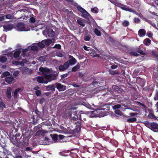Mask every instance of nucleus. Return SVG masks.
I'll return each mask as SVG.
<instances>
[{
    "mask_svg": "<svg viewBox=\"0 0 158 158\" xmlns=\"http://www.w3.org/2000/svg\"><path fill=\"white\" fill-rule=\"evenodd\" d=\"M29 139L27 137H21L19 141H13V143L16 146L22 148L23 146L28 145V144Z\"/></svg>",
    "mask_w": 158,
    "mask_h": 158,
    "instance_id": "f257e3e1",
    "label": "nucleus"
},
{
    "mask_svg": "<svg viewBox=\"0 0 158 158\" xmlns=\"http://www.w3.org/2000/svg\"><path fill=\"white\" fill-rule=\"evenodd\" d=\"M144 125L154 132H158V124L155 122H150L145 121L143 123Z\"/></svg>",
    "mask_w": 158,
    "mask_h": 158,
    "instance_id": "f03ea898",
    "label": "nucleus"
},
{
    "mask_svg": "<svg viewBox=\"0 0 158 158\" xmlns=\"http://www.w3.org/2000/svg\"><path fill=\"white\" fill-rule=\"evenodd\" d=\"M82 111H76L73 113L74 116H70V119L71 121H75L77 120L78 119L81 120V114H83V115H85L83 113H81V112Z\"/></svg>",
    "mask_w": 158,
    "mask_h": 158,
    "instance_id": "7ed1b4c3",
    "label": "nucleus"
},
{
    "mask_svg": "<svg viewBox=\"0 0 158 158\" xmlns=\"http://www.w3.org/2000/svg\"><path fill=\"white\" fill-rule=\"evenodd\" d=\"M117 6L122 10L131 12H134L135 11L133 9L129 8L127 6L121 3L118 4Z\"/></svg>",
    "mask_w": 158,
    "mask_h": 158,
    "instance_id": "20e7f679",
    "label": "nucleus"
},
{
    "mask_svg": "<svg viewBox=\"0 0 158 158\" xmlns=\"http://www.w3.org/2000/svg\"><path fill=\"white\" fill-rule=\"evenodd\" d=\"M17 29L21 31H27L28 30L25 27L24 24L22 22L18 23L16 26Z\"/></svg>",
    "mask_w": 158,
    "mask_h": 158,
    "instance_id": "39448f33",
    "label": "nucleus"
},
{
    "mask_svg": "<svg viewBox=\"0 0 158 158\" xmlns=\"http://www.w3.org/2000/svg\"><path fill=\"white\" fill-rule=\"evenodd\" d=\"M54 85H56L55 87L59 91H64L66 89V87L65 86L63 85L60 83H56Z\"/></svg>",
    "mask_w": 158,
    "mask_h": 158,
    "instance_id": "423d86ee",
    "label": "nucleus"
},
{
    "mask_svg": "<svg viewBox=\"0 0 158 158\" xmlns=\"http://www.w3.org/2000/svg\"><path fill=\"white\" fill-rule=\"evenodd\" d=\"M68 63L64 62L63 65L61 64L59 66L58 69L60 71H64L69 68Z\"/></svg>",
    "mask_w": 158,
    "mask_h": 158,
    "instance_id": "0eeeda50",
    "label": "nucleus"
},
{
    "mask_svg": "<svg viewBox=\"0 0 158 158\" xmlns=\"http://www.w3.org/2000/svg\"><path fill=\"white\" fill-rule=\"evenodd\" d=\"M83 20V19L80 18L78 17L77 19V22L80 25V26L79 27V30L80 32H81V29H82V28L83 27H84L85 26V24L84 23Z\"/></svg>",
    "mask_w": 158,
    "mask_h": 158,
    "instance_id": "6e6552de",
    "label": "nucleus"
},
{
    "mask_svg": "<svg viewBox=\"0 0 158 158\" xmlns=\"http://www.w3.org/2000/svg\"><path fill=\"white\" fill-rule=\"evenodd\" d=\"M12 90L10 87H7L6 91V97L9 99H10L11 98Z\"/></svg>",
    "mask_w": 158,
    "mask_h": 158,
    "instance_id": "1a4fd4ad",
    "label": "nucleus"
},
{
    "mask_svg": "<svg viewBox=\"0 0 158 158\" xmlns=\"http://www.w3.org/2000/svg\"><path fill=\"white\" fill-rule=\"evenodd\" d=\"M77 62V60L74 58H73L72 59H70L69 60L65 62H67L69 67V65H74Z\"/></svg>",
    "mask_w": 158,
    "mask_h": 158,
    "instance_id": "9d476101",
    "label": "nucleus"
},
{
    "mask_svg": "<svg viewBox=\"0 0 158 158\" xmlns=\"http://www.w3.org/2000/svg\"><path fill=\"white\" fill-rule=\"evenodd\" d=\"M47 33L48 36L51 37H53L55 35V32L51 29H48L47 31Z\"/></svg>",
    "mask_w": 158,
    "mask_h": 158,
    "instance_id": "9b49d317",
    "label": "nucleus"
},
{
    "mask_svg": "<svg viewBox=\"0 0 158 158\" xmlns=\"http://www.w3.org/2000/svg\"><path fill=\"white\" fill-rule=\"evenodd\" d=\"M116 155L120 158H123L124 157L123 155V152L120 149H118L116 152Z\"/></svg>",
    "mask_w": 158,
    "mask_h": 158,
    "instance_id": "f8f14e48",
    "label": "nucleus"
},
{
    "mask_svg": "<svg viewBox=\"0 0 158 158\" xmlns=\"http://www.w3.org/2000/svg\"><path fill=\"white\" fill-rule=\"evenodd\" d=\"M4 31H10L13 28V26L12 24H8L6 25H5L3 26Z\"/></svg>",
    "mask_w": 158,
    "mask_h": 158,
    "instance_id": "ddd939ff",
    "label": "nucleus"
},
{
    "mask_svg": "<svg viewBox=\"0 0 158 158\" xmlns=\"http://www.w3.org/2000/svg\"><path fill=\"white\" fill-rule=\"evenodd\" d=\"M146 33V31L143 29H140L139 31L138 34L140 37H143L145 35Z\"/></svg>",
    "mask_w": 158,
    "mask_h": 158,
    "instance_id": "4468645a",
    "label": "nucleus"
},
{
    "mask_svg": "<svg viewBox=\"0 0 158 158\" xmlns=\"http://www.w3.org/2000/svg\"><path fill=\"white\" fill-rule=\"evenodd\" d=\"M81 13L82 14L81 16L83 17L85 19H87L89 17H90L91 16L90 14L88 13L85 10L82 13Z\"/></svg>",
    "mask_w": 158,
    "mask_h": 158,
    "instance_id": "2eb2a0df",
    "label": "nucleus"
},
{
    "mask_svg": "<svg viewBox=\"0 0 158 158\" xmlns=\"http://www.w3.org/2000/svg\"><path fill=\"white\" fill-rule=\"evenodd\" d=\"M112 88L114 91L117 92L118 93H120L122 92V89L117 85H113L112 86Z\"/></svg>",
    "mask_w": 158,
    "mask_h": 158,
    "instance_id": "dca6fc26",
    "label": "nucleus"
},
{
    "mask_svg": "<svg viewBox=\"0 0 158 158\" xmlns=\"http://www.w3.org/2000/svg\"><path fill=\"white\" fill-rule=\"evenodd\" d=\"M152 79L158 83V72H156L153 73L152 76Z\"/></svg>",
    "mask_w": 158,
    "mask_h": 158,
    "instance_id": "f3484780",
    "label": "nucleus"
},
{
    "mask_svg": "<svg viewBox=\"0 0 158 158\" xmlns=\"http://www.w3.org/2000/svg\"><path fill=\"white\" fill-rule=\"evenodd\" d=\"M14 80V78L11 76L6 77L5 78V81L8 84H11Z\"/></svg>",
    "mask_w": 158,
    "mask_h": 158,
    "instance_id": "a211bd4d",
    "label": "nucleus"
},
{
    "mask_svg": "<svg viewBox=\"0 0 158 158\" xmlns=\"http://www.w3.org/2000/svg\"><path fill=\"white\" fill-rule=\"evenodd\" d=\"M143 44L146 46H148L151 44V41L149 38H146L143 40Z\"/></svg>",
    "mask_w": 158,
    "mask_h": 158,
    "instance_id": "6ab92c4d",
    "label": "nucleus"
},
{
    "mask_svg": "<svg viewBox=\"0 0 158 158\" xmlns=\"http://www.w3.org/2000/svg\"><path fill=\"white\" fill-rule=\"evenodd\" d=\"M54 85H50L47 86L46 87V89L48 90H52L53 91H54L55 90V87L54 86Z\"/></svg>",
    "mask_w": 158,
    "mask_h": 158,
    "instance_id": "aec40b11",
    "label": "nucleus"
},
{
    "mask_svg": "<svg viewBox=\"0 0 158 158\" xmlns=\"http://www.w3.org/2000/svg\"><path fill=\"white\" fill-rule=\"evenodd\" d=\"M45 43V45L46 46H48L52 42V40L51 39H47L44 40Z\"/></svg>",
    "mask_w": 158,
    "mask_h": 158,
    "instance_id": "412c9836",
    "label": "nucleus"
},
{
    "mask_svg": "<svg viewBox=\"0 0 158 158\" xmlns=\"http://www.w3.org/2000/svg\"><path fill=\"white\" fill-rule=\"evenodd\" d=\"M135 50L136 52L139 53L141 55H143L145 54L143 50L140 47H137L135 48Z\"/></svg>",
    "mask_w": 158,
    "mask_h": 158,
    "instance_id": "4be33fe9",
    "label": "nucleus"
},
{
    "mask_svg": "<svg viewBox=\"0 0 158 158\" xmlns=\"http://www.w3.org/2000/svg\"><path fill=\"white\" fill-rule=\"evenodd\" d=\"M44 40H43L40 42L37 43V45L38 47L40 48H44L45 47V44L44 43Z\"/></svg>",
    "mask_w": 158,
    "mask_h": 158,
    "instance_id": "5701e85b",
    "label": "nucleus"
},
{
    "mask_svg": "<svg viewBox=\"0 0 158 158\" xmlns=\"http://www.w3.org/2000/svg\"><path fill=\"white\" fill-rule=\"evenodd\" d=\"M80 68V65L79 63L77 64L76 65L73 67L72 69V71L75 72L78 70Z\"/></svg>",
    "mask_w": 158,
    "mask_h": 158,
    "instance_id": "b1692460",
    "label": "nucleus"
},
{
    "mask_svg": "<svg viewBox=\"0 0 158 158\" xmlns=\"http://www.w3.org/2000/svg\"><path fill=\"white\" fill-rule=\"evenodd\" d=\"M20 88L16 89L14 92L13 96L15 98H16L18 97V93L20 90Z\"/></svg>",
    "mask_w": 158,
    "mask_h": 158,
    "instance_id": "393cba45",
    "label": "nucleus"
},
{
    "mask_svg": "<svg viewBox=\"0 0 158 158\" xmlns=\"http://www.w3.org/2000/svg\"><path fill=\"white\" fill-rule=\"evenodd\" d=\"M137 120V119L135 117H133L129 118H128L127 120V122L128 123H134L136 122Z\"/></svg>",
    "mask_w": 158,
    "mask_h": 158,
    "instance_id": "a878e982",
    "label": "nucleus"
},
{
    "mask_svg": "<svg viewBox=\"0 0 158 158\" xmlns=\"http://www.w3.org/2000/svg\"><path fill=\"white\" fill-rule=\"evenodd\" d=\"M50 136L52 138V139L54 141H56L58 139V135H57L56 134H54L53 135L51 134Z\"/></svg>",
    "mask_w": 158,
    "mask_h": 158,
    "instance_id": "bb28decb",
    "label": "nucleus"
},
{
    "mask_svg": "<svg viewBox=\"0 0 158 158\" xmlns=\"http://www.w3.org/2000/svg\"><path fill=\"white\" fill-rule=\"evenodd\" d=\"M21 53L20 51L19 50L15 52L13 55L14 57L15 58H17L19 56Z\"/></svg>",
    "mask_w": 158,
    "mask_h": 158,
    "instance_id": "cd10ccee",
    "label": "nucleus"
},
{
    "mask_svg": "<svg viewBox=\"0 0 158 158\" xmlns=\"http://www.w3.org/2000/svg\"><path fill=\"white\" fill-rule=\"evenodd\" d=\"M138 15L139 17H140V18L142 19L147 22H148L149 20L147 18L143 16V15L141 13L139 14Z\"/></svg>",
    "mask_w": 158,
    "mask_h": 158,
    "instance_id": "c85d7f7f",
    "label": "nucleus"
},
{
    "mask_svg": "<svg viewBox=\"0 0 158 158\" xmlns=\"http://www.w3.org/2000/svg\"><path fill=\"white\" fill-rule=\"evenodd\" d=\"M7 60L6 57L5 56H3L0 57V61L2 63L5 62Z\"/></svg>",
    "mask_w": 158,
    "mask_h": 158,
    "instance_id": "c756f323",
    "label": "nucleus"
},
{
    "mask_svg": "<svg viewBox=\"0 0 158 158\" xmlns=\"http://www.w3.org/2000/svg\"><path fill=\"white\" fill-rule=\"evenodd\" d=\"M148 116L149 118L152 119L156 120L157 119L156 117L153 113H149Z\"/></svg>",
    "mask_w": 158,
    "mask_h": 158,
    "instance_id": "7c9ffc66",
    "label": "nucleus"
},
{
    "mask_svg": "<svg viewBox=\"0 0 158 158\" xmlns=\"http://www.w3.org/2000/svg\"><path fill=\"white\" fill-rule=\"evenodd\" d=\"M91 10V11L94 13H97L98 12V8L96 7L92 8Z\"/></svg>",
    "mask_w": 158,
    "mask_h": 158,
    "instance_id": "2f4dec72",
    "label": "nucleus"
},
{
    "mask_svg": "<svg viewBox=\"0 0 158 158\" xmlns=\"http://www.w3.org/2000/svg\"><path fill=\"white\" fill-rule=\"evenodd\" d=\"M37 81L39 83H43L44 78L42 77L38 76L37 77Z\"/></svg>",
    "mask_w": 158,
    "mask_h": 158,
    "instance_id": "473e14b6",
    "label": "nucleus"
},
{
    "mask_svg": "<svg viewBox=\"0 0 158 158\" xmlns=\"http://www.w3.org/2000/svg\"><path fill=\"white\" fill-rule=\"evenodd\" d=\"M94 32L98 36H100L101 35V32L97 28H95L94 29Z\"/></svg>",
    "mask_w": 158,
    "mask_h": 158,
    "instance_id": "72a5a7b5",
    "label": "nucleus"
},
{
    "mask_svg": "<svg viewBox=\"0 0 158 158\" xmlns=\"http://www.w3.org/2000/svg\"><path fill=\"white\" fill-rule=\"evenodd\" d=\"M122 25L124 27H127L129 24V22L127 20H124L122 23Z\"/></svg>",
    "mask_w": 158,
    "mask_h": 158,
    "instance_id": "f704fd0d",
    "label": "nucleus"
},
{
    "mask_svg": "<svg viewBox=\"0 0 158 158\" xmlns=\"http://www.w3.org/2000/svg\"><path fill=\"white\" fill-rule=\"evenodd\" d=\"M91 38V36L89 35H85L84 37V40L86 41H89Z\"/></svg>",
    "mask_w": 158,
    "mask_h": 158,
    "instance_id": "c9c22d12",
    "label": "nucleus"
},
{
    "mask_svg": "<svg viewBox=\"0 0 158 158\" xmlns=\"http://www.w3.org/2000/svg\"><path fill=\"white\" fill-rule=\"evenodd\" d=\"M20 135V133H17L15 135L14 137V138L15 139V140L13 139V141H19V138Z\"/></svg>",
    "mask_w": 158,
    "mask_h": 158,
    "instance_id": "e433bc0d",
    "label": "nucleus"
},
{
    "mask_svg": "<svg viewBox=\"0 0 158 158\" xmlns=\"http://www.w3.org/2000/svg\"><path fill=\"white\" fill-rule=\"evenodd\" d=\"M76 7L77 10L80 12L81 13L83 12V11H84V10H85L82 7L79 5H77V6H76Z\"/></svg>",
    "mask_w": 158,
    "mask_h": 158,
    "instance_id": "4c0bfd02",
    "label": "nucleus"
},
{
    "mask_svg": "<svg viewBox=\"0 0 158 158\" xmlns=\"http://www.w3.org/2000/svg\"><path fill=\"white\" fill-rule=\"evenodd\" d=\"M69 72L67 73L64 74L60 76V77L61 78V79H64L65 78L67 77L69 75Z\"/></svg>",
    "mask_w": 158,
    "mask_h": 158,
    "instance_id": "58836bf2",
    "label": "nucleus"
},
{
    "mask_svg": "<svg viewBox=\"0 0 158 158\" xmlns=\"http://www.w3.org/2000/svg\"><path fill=\"white\" fill-rule=\"evenodd\" d=\"M109 73L110 74L112 75H114L118 74V73L117 71H113L111 70H109Z\"/></svg>",
    "mask_w": 158,
    "mask_h": 158,
    "instance_id": "ea45409f",
    "label": "nucleus"
},
{
    "mask_svg": "<svg viewBox=\"0 0 158 158\" xmlns=\"http://www.w3.org/2000/svg\"><path fill=\"white\" fill-rule=\"evenodd\" d=\"M52 74H45L44 75V78L48 80H51L52 78Z\"/></svg>",
    "mask_w": 158,
    "mask_h": 158,
    "instance_id": "a19ab883",
    "label": "nucleus"
},
{
    "mask_svg": "<svg viewBox=\"0 0 158 158\" xmlns=\"http://www.w3.org/2000/svg\"><path fill=\"white\" fill-rule=\"evenodd\" d=\"M155 101L158 100V90H156L155 96L154 97Z\"/></svg>",
    "mask_w": 158,
    "mask_h": 158,
    "instance_id": "79ce46f5",
    "label": "nucleus"
},
{
    "mask_svg": "<svg viewBox=\"0 0 158 158\" xmlns=\"http://www.w3.org/2000/svg\"><path fill=\"white\" fill-rule=\"evenodd\" d=\"M53 48L60 50L61 49V47L60 44H56L53 47Z\"/></svg>",
    "mask_w": 158,
    "mask_h": 158,
    "instance_id": "37998d69",
    "label": "nucleus"
},
{
    "mask_svg": "<svg viewBox=\"0 0 158 158\" xmlns=\"http://www.w3.org/2000/svg\"><path fill=\"white\" fill-rule=\"evenodd\" d=\"M130 54L131 56H139V55L136 52H130Z\"/></svg>",
    "mask_w": 158,
    "mask_h": 158,
    "instance_id": "c03bdc74",
    "label": "nucleus"
},
{
    "mask_svg": "<svg viewBox=\"0 0 158 158\" xmlns=\"http://www.w3.org/2000/svg\"><path fill=\"white\" fill-rule=\"evenodd\" d=\"M83 48L86 51H89V50H92V51H95V50L94 49H92V48H90L89 47H87L85 45H84L83 46Z\"/></svg>",
    "mask_w": 158,
    "mask_h": 158,
    "instance_id": "a18cd8bd",
    "label": "nucleus"
},
{
    "mask_svg": "<svg viewBox=\"0 0 158 158\" xmlns=\"http://www.w3.org/2000/svg\"><path fill=\"white\" fill-rule=\"evenodd\" d=\"M147 35L149 38H153V34L151 32L148 31L147 33Z\"/></svg>",
    "mask_w": 158,
    "mask_h": 158,
    "instance_id": "49530a36",
    "label": "nucleus"
},
{
    "mask_svg": "<svg viewBox=\"0 0 158 158\" xmlns=\"http://www.w3.org/2000/svg\"><path fill=\"white\" fill-rule=\"evenodd\" d=\"M31 49L32 50L37 51L38 50V48L35 45H33L31 47Z\"/></svg>",
    "mask_w": 158,
    "mask_h": 158,
    "instance_id": "de8ad7c7",
    "label": "nucleus"
},
{
    "mask_svg": "<svg viewBox=\"0 0 158 158\" xmlns=\"http://www.w3.org/2000/svg\"><path fill=\"white\" fill-rule=\"evenodd\" d=\"M152 55L154 56L155 57L158 58V52H157L155 51H152Z\"/></svg>",
    "mask_w": 158,
    "mask_h": 158,
    "instance_id": "09e8293b",
    "label": "nucleus"
},
{
    "mask_svg": "<svg viewBox=\"0 0 158 158\" xmlns=\"http://www.w3.org/2000/svg\"><path fill=\"white\" fill-rule=\"evenodd\" d=\"M13 15L8 14L6 15V18L8 19H11L13 18Z\"/></svg>",
    "mask_w": 158,
    "mask_h": 158,
    "instance_id": "8fccbe9b",
    "label": "nucleus"
},
{
    "mask_svg": "<svg viewBox=\"0 0 158 158\" xmlns=\"http://www.w3.org/2000/svg\"><path fill=\"white\" fill-rule=\"evenodd\" d=\"M57 74H52V78L51 79V80H56L57 78Z\"/></svg>",
    "mask_w": 158,
    "mask_h": 158,
    "instance_id": "3c124183",
    "label": "nucleus"
},
{
    "mask_svg": "<svg viewBox=\"0 0 158 158\" xmlns=\"http://www.w3.org/2000/svg\"><path fill=\"white\" fill-rule=\"evenodd\" d=\"M121 107V105L120 104H117L115 105L113 107V108L114 109H116L120 108Z\"/></svg>",
    "mask_w": 158,
    "mask_h": 158,
    "instance_id": "603ef678",
    "label": "nucleus"
},
{
    "mask_svg": "<svg viewBox=\"0 0 158 158\" xmlns=\"http://www.w3.org/2000/svg\"><path fill=\"white\" fill-rule=\"evenodd\" d=\"M6 106L5 104L4 103L2 102H0V108H3L4 107H5Z\"/></svg>",
    "mask_w": 158,
    "mask_h": 158,
    "instance_id": "864d4df0",
    "label": "nucleus"
},
{
    "mask_svg": "<svg viewBox=\"0 0 158 158\" xmlns=\"http://www.w3.org/2000/svg\"><path fill=\"white\" fill-rule=\"evenodd\" d=\"M35 94L37 96H40L41 94V91L40 90H37L35 91Z\"/></svg>",
    "mask_w": 158,
    "mask_h": 158,
    "instance_id": "5fc2aeb1",
    "label": "nucleus"
},
{
    "mask_svg": "<svg viewBox=\"0 0 158 158\" xmlns=\"http://www.w3.org/2000/svg\"><path fill=\"white\" fill-rule=\"evenodd\" d=\"M115 113L116 114L118 115H121L122 114L121 111L119 110H116L115 111Z\"/></svg>",
    "mask_w": 158,
    "mask_h": 158,
    "instance_id": "6e6d98bb",
    "label": "nucleus"
},
{
    "mask_svg": "<svg viewBox=\"0 0 158 158\" xmlns=\"http://www.w3.org/2000/svg\"><path fill=\"white\" fill-rule=\"evenodd\" d=\"M137 103L139 105L142 106L144 108H146V106H145V105L143 103H141L139 102H137Z\"/></svg>",
    "mask_w": 158,
    "mask_h": 158,
    "instance_id": "4d7b16f0",
    "label": "nucleus"
},
{
    "mask_svg": "<svg viewBox=\"0 0 158 158\" xmlns=\"http://www.w3.org/2000/svg\"><path fill=\"white\" fill-rule=\"evenodd\" d=\"M134 21L135 23H138L140 21V20L138 18H134Z\"/></svg>",
    "mask_w": 158,
    "mask_h": 158,
    "instance_id": "13d9d810",
    "label": "nucleus"
},
{
    "mask_svg": "<svg viewBox=\"0 0 158 158\" xmlns=\"http://www.w3.org/2000/svg\"><path fill=\"white\" fill-rule=\"evenodd\" d=\"M118 66L115 64H113L110 66V68L112 69H116L117 68Z\"/></svg>",
    "mask_w": 158,
    "mask_h": 158,
    "instance_id": "bf43d9fd",
    "label": "nucleus"
},
{
    "mask_svg": "<svg viewBox=\"0 0 158 158\" xmlns=\"http://www.w3.org/2000/svg\"><path fill=\"white\" fill-rule=\"evenodd\" d=\"M44 73H48L49 71V69L47 68H44Z\"/></svg>",
    "mask_w": 158,
    "mask_h": 158,
    "instance_id": "052dcab7",
    "label": "nucleus"
},
{
    "mask_svg": "<svg viewBox=\"0 0 158 158\" xmlns=\"http://www.w3.org/2000/svg\"><path fill=\"white\" fill-rule=\"evenodd\" d=\"M9 74H10V73L9 72H5V73H3V74H2L4 76H7L8 75H9Z\"/></svg>",
    "mask_w": 158,
    "mask_h": 158,
    "instance_id": "680f3d73",
    "label": "nucleus"
},
{
    "mask_svg": "<svg viewBox=\"0 0 158 158\" xmlns=\"http://www.w3.org/2000/svg\"><path fill=\"white\" fill-rule=\"evenodd\" d=\"M76 126H81V121H77L76 123Z\"/></svg>",
    "mask_w": 158,
    "mask_h": 158,
    "instance_id": "e2e57ef3",
    "label": "nucleus"
},
{
    "mask_svg": "<svg viewBox=\"0 0 158 158\" xmlns=\"http://www.w3.org/2000/svg\"><path fill=\"white\" fill-rule=\"evenodd\" d=\"M81 126H76V129L77 131H79L81 130Z\"/></svg>",
    "mask_w": 158,
    "mask_h": 158,
    "instance_id": "0e129e2a",
    "label": "nucleus"
},
{
    "mask_svg": "<svg viewBox=\"0 0 158 158\" xmlns=\"http://www.w3.org/2000/svg\"><path fill=\"white\" fill-rule=\"evenodd\" d=\"M44 68H43L42 67H40V68L39 69V70L40 72L43 73H44Z\"/></svg>",
    "mask_w": 158,
    "mask_h": 158,
    "instance_id": "69168bd1",
    "label": "nucleus"
},
{
    "mask_svg": "<svg viewBox=\"0 0 158 158\" xmlns=\"http://www.w3.org/2000/svg\"><path fill=\"white\" fill-rule=\"evenodd\" d=\"M44 98H42L40 99L39 103L40 104H42L44 102Z\"/></svg>",
    "mask_w": 158,
    "mask_h": 158,
    "instance_id": "338daca9",
    "label": "nucleus"
},
{
    "mask_svg": "<svg viewBox=\"0 0 158 158\" xmlns=\"http://www.w3.org/2000/svg\"><path fill=\"white\" fill-rule=\"evenodd\" d=\"M64 136L62 135H59V138L60 139H63L64 137Z\"/></svg>",
    "mask_w": 158,
    "mask_h": 158,
    "instance_id": "774afa93",
    "label": "nucleus"
}]
</instances>
